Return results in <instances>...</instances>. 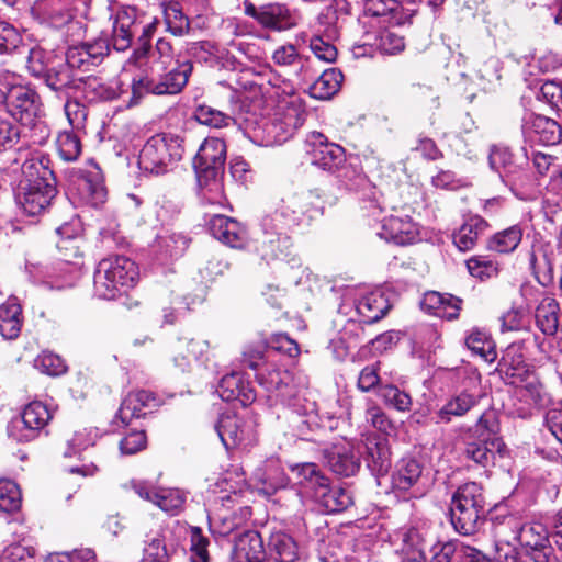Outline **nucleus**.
Instances as JSON below:
<instances>
[{"instance_id": "a211bd4d", "label": "nucleus", "mask_w": 562, "mask_h": 562, "mask_svg": "<svg viewBox=\"0 0 562 562\" xmlns=\"http://www.w3.org/2000/svg\"><path fill=\"white\" fill-rule=\"evenodd\" d=\"M215 430L226 449L245 443L249 439L251 426L235 414H222L215 424Z\"/></svg>"}, {"instance_id": "774afa93", "label": "nucleus", "mask_w": 562, "mask_h": 562, "mask_svg": "<svg viewBox=\"0 0 562 562\" xmlns=\"http://www.w3.org/2000/svg\"><path fill=\"white\" fill-rule=\"evenodd\" d=\"M35 368L48 375H59L66 371L64 360L54 353L43 352L35 359Z\"/></svg>"}, {"instance_id": "f8f14e48", "label": "nucleus", "mask_w": 562, "mask_h": 562, "mask_svg": "<svg viewBox=\"0 0 562 562\" xmlns=\"http://www.w3.org/2000/svg\"><path fill=\"white\" fill-rule=\"evenodd\" d=\"M505 449L506 446L501 438L482 431L477 440L465 443L463 456L479 468L488 470L495 465L497 457H504Z\"/></svg>"}, {"instance_id": "4be33fe9", "label": "nucleus", "mask_w": 562, "mask_h": 562, "mask_svg": "<svg viewBox=\"0 0 562 562\" xmlns=\"http://www.w3.org/2000/svg\"><path fill=\"white\" fill-rule=\"evenodd\" d=\"M533 370V366L526 362L525 340L508 345L499 360V372L508 381L521 378L525 373Z\"/></svg>"}, {"instance_id": "13d9d810", "label": "nucleus", "mask_w": 562, "mask_h": 562, "mask_svg": "<svg viewBox=\"0 0 562 562\" xmlns=\"http://www.w3.org/2000/svg\"><path fill=\"white\" fill-rule=\"evenodd\" d=\"M170 559L171 553L160 535L146 541L143 548V562H170Z\"/></svg>"}, {"instance_id": "473e14b6", "label": "nucleus", "mask_w": 562, "mask_h": 562, "mask_svg": "<svg viewBox=\"0 0 562 562\" xmlns=\"http://www.w3.org/2000/svg\"><path fill=\"white\" fill-rule=\"evenodd\" d=\"M449 514L453 529L462 536H471L484 524L486 512L473 510L469 507H450Z\"/></svg>"}, {"instance_id": "b1692460", "label": "nucleus", "mask_w": 562, "mask_h": 562, "mask_svg": "<svg viewBox=\"0 0 562 562\" xmlns=\"http://www.w3.org/2000/svg\"><path fill=\"white\" fill-rule=\"evenodd\" d=\"M362 456L367 467L374 475H384L391 468V451L385 438L368 437Z\"/></svg>"}, {"instance_id": "f03ea898", "label": "nucleus", "mask_w": 562, "mask_h": 562, "mask_svg": "<svg viewBox=\"0 0 562 562\" xmlns=\"http://www.w3.org/2000/svg\"><path fill=\"white\" fill-rule=\"evenodd\" d=\"M225 162V142L217 137L205 138L193 159L200 198L204 204L220 207L226 205L223 184Z\"/></svg>"}, {"instance_id": "de8ad7c7", "label": "nucleus", "mask_w": 562, "mask_h": 562, "mask_svg": "<svg viewBox=\"0 0 562 562\" xmlns=\"http://www.w3.org/2000/svg\"><path fill=\"white\" fill-rule=\"evenodd\" d=\"M529 266L536 280L543 286L553 281V265L551 259L541 248L532 250L529 254Z\"/></svg>"}, {"instance_id": "423d86ee", "label": "nucleus", "mask_w": 562, "mask_h": 562, "mask_svg": "<svg viewBox=\"0 0 562 562\" xmlns=\"http://www.w3.org/2000/svg\"><path fill=\"white\" fill-rule=\"evenodd\" d=\"M306 120V112L300 104H289L280 116L267 121L260 126L255 137L259 145L271 147L281 145L303 126Z\"/></svg>"}, {"instance_id": "680f3d73", "label": "nucleus", "mask_w": 562, "mask_h": 562, "mask_svg": "<svg viewBox=\"0 0 562 562\" xmlns=\"http://www.w3.org/2000/svg\"><path fill=\"white\" fill-rule=\"evenodd\" d=\"M190 551H191V561L192 562H209L210 555L207 551V547L210 544V540L202 532L200 527H191L190 528Z\"/></svg>"}, {"instance_id": "393cba45", "label": "nucleus", "mask_w": 562, "mask_h": 562, "mask_svg": "<svg viewBox=\"0 0 562 562\" xmlns=\"http://www.w3.org/2000/svg\"><path fill=\"white\" fill-rule=\"evenodd\" d=\"M234 554L238 562H265L267 551L261 535L256 530L243 532L235 540Z\"/></svg>"}, {"instance_id": "39448f33", "label": "nucleus", "mask_w": 562, "mask_h": 562, "mask_svg": "<svg viewBox=\"0 0 562 562\" xmlns=\"http://www.w3.org/2000/svg\"><path fill=\"white\" fill-rule=\"evenodd\" d=\"M177 135L158 133L143 145V173L159 176L167 173L170 167L181 160L184 148Z\"/></svg>"}, {"instance_id": "e433bc0d", "label": "nucleus", "mask_w": 562, "mask_h": 562, "mask_svg": "<svg viewBox=\"0 0 562 562\" xmlns=\"http://www.w3.org/2000/svg\"><path fill=\"white\" fill-rule=\"evenodd\" d=\"M522 227L519 224H515L491 236L486 247L498 254H510L517 249L522 240Z\"/></svg>"}, {"instance_id": "412c9836", "label": "nucleus", "mask_w": 562, "mask_h": 562, "mask_svg": "<svg viewBox=\"0 0 562 562\" xmlns=\"http://www.w3.org/2000/svg\"><path fill=\"white\" fill-rule=\"evenodd\" d=\"M217 392L223 401H238L243 406L250 405L256 400V393L250 382L237 372L223 376Z\"/></svg>"}, {"instance_id": "6e6552de", "label": "nucleus", "mask_w": 562, "mask_h": 562, "mask_svg": "<svg viewBox=\"0 0 562 562\" xmlns=\"http://www.w3.org/2000/svg\"><path fill=\"white\" fill-rule=\"evenodd\" d=\"M41 106L40 97L33 89L15 86L8 90L5 104L8 113L24 125L40 127L42 132H45V135L42 136L44 139L48 136V131L42 122H35L41 113Z\"/></svg>"}, {"instance_id": "a18cd8bd", "label": "nucleus", "mask_w": 562, "mask_h": 562, "mask_svg": "<svg viewBox=\"0 0 562 562\" xmlns=\"http://www.w3.org/2000/svg\"><path fill=\"white\" fill-rule=\"evenodd\" d=\"M507 383L520 386L525 392L524 396L530 403L539 406L544 404L547 393L535 369L525 373L521 378L510 380Z\"/></svg>"}, {"instance_id": "c85d7f7f", "label": "nucleus", "mask_w": 562, "mask_h": 562, "mask_svg": "<svg viewBox=\"0 0 562 562\" xmlns=\"http://www.w3.org/2000/svg\"><path fill=\"white\" fill-rule=\"evenodd\" d=\"M460 304V299L450 294H441L436 291L425 293L420 301V307L424 311L435 315L446 316L449 319L458 317Z\"/></svg>"}, {"instance_id": "c756f323", "label": "nucleus", "mask_w": 562, "mask_h": 562, "mask_svg": "<svg viewBox=\"0 0 562 562\" xmlns=\"http://www.w3.org/2000/svg\"><path fill=\"white\" fill-rule=\"evenodd\" d=\"M535 321L539 330L546 336H554L560 324V304L550 296H544L535 310Z\"/></svg>"}, {"instance_id": "58836bf2", "label": "nucleus", "mask_w": 562, "mask_h": 562, "mask_svg": "<svg viewBox=\"0 0 562 562\" xmlns=\"http://www.w3.org/2000/svg\"><path fill=\"white\" fill-rule=\"evenodd\" d=\"M342 79L344 75L340 70L336 68L326 69L310 87V93L318 100L329 99L338 92Z\"/></svg>"}, {"instance_id": "a878e982", "label": "nucleus", "mask_w": 562, "mask_h": 562, "mask_svg": "<svg viewBox=\"0 0 562 562\" xmlns=\"http://www.w3.org/2000/svg\"><path fill=\"white\" fill-rule=\"evenodd\" d=\"M328 468L337 475L349 477L360 469V459L349 447H333L325 454Z\"/></svg>"}, {"instance_id": "2f4dec72", "label": "nucleus", "mask_w": 562, "mask_h": 562, "mask_svg": "<svg viewBox=\"0 0 562 562\" xmlns=\"http://www.w3.org/2000/svg\"><path fill=\"white\" fill-rule=\"evenodd\" d=\"M74 68L65 59H54L44 75V81L54 91H63L76 87V75Z\"/></svg>"}, {"instance_id": "864d4df0", "label": "nucleus", "mask_w": 562, "mask_h": 562, "mask_svg": "<svg viewBox=\"0 0 562 562\" xmlns=\"http://www.w3.org/2000/svg\"><path fill=\"white\" fill-rule=\"evenodd\" d=\"M520 544L526 549H536L543 547L544 543H550L548 532L540 524L524 525L518 533Z\"/></svg>"}, {"instance_id": "6ab92c4d", "label": "nucleus", "mask_w": 562, "mask_h": 562, "mask_svg": "<svg viewBox=\"0 0 562 562\" xmlns=\"http://www.w3.org/2000/svg\"><path fill=\"white\" fill-rule=\"evenodd\" d=\"M257 379L267 392L274 394L286 405L299 397L292 375L286 370L272 369L267 373H259Z\"/></svg>"}, {"instance_id": "20e7f679", "label": "nucleus", "mask_w": 562, "mask_h": 562, "mask_svg": "<svg viewBox=\"0 0 562 562\" xmlns=\"http://www.w3.org/2000/svg\"><path fill=\"white\" fill-rule=\"evenodd\" d=\"M312 200L311 193L292 194L282 199L265 217L263 225L277 234L308 226L319 213V209L313 206Z\"/></svg>"}, {"instance_id": "69168bd1", "label": "nucleus", "mask_w": 562, "mask_h": 562, "mask_svg": "<svg viewBox=\"0 0 562 562\" xmlns=\"http://www.w3.org/2000/svg\"><path fill=\"white\" fill-rule=\"evenodd\" d=\"M52 61L50 53L43 48L34 46L29 49L26 66L33 76L42 77Z\"/></svg>"}, {"instance_id": "4c0bfd02", "label": "nucleus", "mask_w": 562, "mask_h": 562, "mask_svg": "<svg viewBox=\"0 0 562 562\" xmlns=\"http://www.w3.org/2000/svg\"><path fill=\"white\" fill-rule=\"evenodd\" d=\"M403 8L397 0H366L364 13L373 18H383L389 24H401L404 20Z\"/></svg>"}, {"instance_id": "1a4fd4ad", "label": "nucleus", "mask_w": 562, "mask_h": 562, "mask_svg": "<svg viewBox=\"0 0 562 562\" xmlns=\"http://www.w3.org/2000/svg\"><path fill=\"white\" fill-rule=\"evenodd\" d=\"M52 416L46 404L40 401L31 402L24 407L21 416L9 423L8 435L19 442L31 441L44 429Z\"/></svg>"}, {"instance_id": "37998d69", "label": "nucleus", "mask_w": 562, "mask_h": 562, "mask_svg": "<svg viewBox=\"0 0 562 562\" xmlns=\"http://www.w3.org/2000/svg\"><path fill=\"white\" fill-rule=\"evenodd\" d=\"M529 128L537 136V140L544 145H555L562 138V128L559 123L547 116L536 115Z\"/></svg>"}, {"instance_id": "4468645a", "label": "nucleus", "mask_w": 562, "mask_h": 562, "mask_svg": "<svg viewBox=\"0 0 562 562\" xmlns=\"http://www.w3.org/2000/svg\"><path fill=\"white\" fill-rule=\"evenodd\" d=\"M288 406L292 408L293 413V417L291 419L292 427L296 431L297 436L302 438H306L310 434L323 427H328L329 429H334L336 427L337 422L331 417L327 418L328 425L325 424L324 419L319 417L315 411L314 402H310L299 396Z\"/></svg>"}, {"instance_id": "2eb2a0df", "label": "nucleus", "mask_w": 562, "mask_h": 562, "mask_svg": "<svg viewBox=\"0 0 562 562\" xmlns=\"http://www.w3.org/2000/svg\"><path fill=\"white\" fill-rule=\"evenodd\" d=\"M110 52L106 38L99 37L92 42H83L70 46L66 53V60L74 69L87 71L100 65Z\"/></svg>"}, {"instance_id": "bb28decb", "label": "nucleus", "mask_w": 562, "mask_h": 562, "mask_svg": "<svg viewBox=\"0 0 562 562\" xmlns=\"http://www.w3.org/2000/svg\"><path fill=\"white\" fill-rule=\"evenodd\" d=\"M390 310L391 303L381 290H375L366 294L357 304V311L367 324L379 322Z\"/></svg>"}, {"instance_id": "7ed1b4c3", "label": "nucleus", "mask_w": 562, "mask_h": 562, "mask_svg": "<svg viewBox=\"0 0 562 562\" xmlns=\"http://www.w3.org/2000/svg\"><path fill=\"white\" fill-rule=\"evenodd\" d=\"M24 181L18 202L30 216L40 215L56 196V179L49 168V159L43 155H33L21 167Z\"/></svg>"}, {"instance_id": "7c9ffc66", "label": "nucleus", "mask_w": 562, "mask_h": 562, "mask_svg": "<svg viewBox=\"0 0 562 562\" xmlns=\"http://www.w3.org/2000/svg\"><path fill=\"white\" fill-rule=\"evenodd\" d=\"M488 223L479 215L469 216L465 218L460 228L453 233V243L461 251L473 249L476 241L486 228Z\"/></svg>"}, {"instance_id": "ea45409f", "label": "nucleus", "mask_w": 562, "mask_h": 562, "mask_svg": "<svg viewBox=\"0 0 562 562\" xmlns=\"http://www.w3.org/2000/svg\"><path fill=\"white\" fill-rule=\"evenodd\" d=\"M268 549L277 562H295L297 559V546L294 539L282 531L271 533Z\"/></svg>"}, {"instance_id": "3c124183", "label": "nucleus", "mask_w": 562, "mask_h": 562, "mask_svg": "<svg viewBox=\"0 0 562 562\" xmlns=\"http://www.w3.org/2000/svg\"><path fill=\"white\" fill-rule=\"evenodd\" d=\"M378 395L385 405L398 412H408L413 404L411 395L393 384L381 385L378 389Z\"/></svg>"}, {"instance_id": "dca6fc26", "label": "nucleus", "mask_w": 562, "mask_h": 562, "mask_svg": "<svg viewBox=\"0 0 562 562\" xmlns=\"http://www.w3.org/2000/svg\"><path fill=\"white\" fill-rule=\"evenodd\" d=\"M207 226L212 236L227 246L239 248L246 241L247 232L235 218L222 214H212Z\"/></svg>"}, {"instance_id": "8fccbe9b", "label": "nucleus", "mask_w": 562, "mask_h": 562, "mask_svg": "<svg viewBox=\"0 0 562 562\" xmlns=\"http://www.w3.org/2000/svg\"><path fill=\"white\" fill-rule=\"evenodd\" d=\"M207 346L206 341L191 339L178 345L177 355L173 357V362L181 371H187L190 368L192 360H196L202 355Z\"/></svg>"}, {"instance_id": "cd10ccee", "label": "nucleus", "mask_w": 562, "mask_h": 562, "mask_svg": "<svg viewBox=\"0 0 562 562\" xmlns=\"http://www.w3.org/2000/svg\"><path fill=\"white\" fill-rule=\"evenodd\" d=\"M33 12L42 23L56 29L64 26L72 19L71 11L63 0H38Z\"/></svg>"}, {"instance_id": "5fc2aeb1", "label": "nucleus", "mask_w": 562, "mask_h": 562, "mask_svg": "<svg viewBox=\"0 0 562 562\" xmlns=\"http://www.w3.org/2000/svg\"><path fill=\"white\" fill-rule=\"evenodd\" d=\"M194 117L199 123L213 128L228 126L232 121V117L226 113L206 104H200L195 108Z\"/></svg>"}, {"instance_id": "bf43d9fd", "label": "nucleus", "mask_w": 562, "mask_h": 562, "mask_svg": "<svg viewBox=\"0 0 562 562\" xmlns=\"http://www.w3.org/2000/svg\"><path fill=\"white\" fill-rule=\"evenodd\" d=\"M364 420L367 424L384 434H389L393 429L392 420L373 401L366 403Z\"/></svg>"}, {"instance_id": "6e6d98bb", "label": "nucleus", "mask_w": 562, "mask_h": 562, "mask_svg": "<svg viewBox=\"0 0 562 562\" xmlns=\"http://www.w3.org/2000/svg\"><path fill=\"white\" fill-rule=\"evenodd\" d=\"M60 157L65 161L76 160L81 153V143L77 134L72 131L60 132L56 139Z\"/></svg>"}, {"instance_id": "49530a36", "label": "nucleus", "mask_w": 562, "mask_h": 562, "mask_svg": "<svg viewBox=\"0 0 562 562\" xmlns=\"http://www.w3.org/2000/svg\"><path fill=\"white\" fill-rule=\"evenodd\" d=\"M467 347L485 361L492 362L496 359L495 344L491 336L477 328H473L465 338Z\"/></svg>"}, {"instance_id": "9b49d317", "label": "nucleus", "mask_w": 562, "mask_h": 562, "mask_svg": "<svg viewBox=\"0 0 562 562\" xmlns=\"http://www.w3.org/2000/svg\"><path fill=\"white\" fill-rule=\"evenodd\" d=\"M306 145L311 162L324 170L334 171L345 161V149L319 132L311 133Z\"/></svg>"}, {"instance_id": "c9c22d12", "label": "nucleus", "mask_w": 562, "mask_h": 562, "mask_svg": "<svg viewBox=\"0 0 562 562\" xmlns=\"http://www.w3.org/2000/svg\"><path fill=\"white\" fill-rule=\"evenodd\" d=\"M422 477L423 464L413 458L401 459L392 476L394 486L401 491L417 486Z\"/></svg>"}, {"instance_id": "79ce46f5", "label": "nucleus", "mask_w": 562, "mask_h": 562, "mask_svg": "<svg viewBox=\"0 0 562 562\" xmlns=\"http://www.w3.org/2000/svg\"><path fill=\"white\" fill-rule=\"evenodd\" d=\"M292 471L296 473L299 485L310 497L329 479L315 463L296 464Z\"/></svg>"}, {"instance_id": "9d476101", "label": "nucleus", "mask_w": 562, "mask_h": 562, "mask_svg": "<svg viewBox=\"0 0 562 562\" xmlns=\"http://www.w3.org/2000/svg\"><path fill=\"white\" fill-rule=\"evenodd\" d=\"M191 72L190 61L177 64L176 67L168 68L159 75L143 76V89L156 95L177 94L187 85Z\"/></svg>"}, {"instance_id": "a19ab883", "label": "nucleus", "mask_w": 562, "mask_h": 562, "mask_svg": "<svg viewBox=\"0 0 562 562\" xmlns=\"http://www.w3.org/2000/svg\"><path fill=\"white\" fill-rule=\"evenodd\" d=\"M21 306L9 301L0 305V334L4 339H15L22 326Z\"/></svg>"}, {"instance_id": "09e8293b", "label": "nucleus", "mask_w": 562, "mask_h": 562, "mask_svg": "<svg viewBox=\"0 0 562 562\" xmlns=\"http://www.w3.org/2000/svg\"><path fill=\"white\" fill-rule=\"evenodd\" d=\"M82 187L87 191L91 204L98 206L106 200V189L100 169L94 166L92 170L82 176Z\"/></svg>"}, {"instance_id": "72a5a7b5", "label": "nucleus", "mask_w": 562, "mask_h": 562, "mask_svg": "<svg viewBox=\"0 0 562 562\" xmlns=\"http://www.w3.org/2000/svg\"><path fill=\"white\" fill-rule=\"evenodd\" d=\"M485 506L483 487L476 482H467L460 485L452 494L450 503V507H469L481 512H486Z\"/></svg>"}, {"instance_id": "4d7b16f0", "label": "nucleus", "mask_w": 562, "mask_h": 562, "mask_svg": "<svg viewBox=\"0 0 562 562\" xmlns=\"http://www.w3.org/2000/svg\"><path fill=\"white\" fill-rule=\"evenodd\" d=\"M21 506L19 486L11 480H0V510L12 513Z\"/></svg>"}, {"instance_id": "5701e85b", "label": "nucleus", "mask_w": 562, "mask_h": 562, "mask_svg": "<svg viewBox=\"0 0 562 562\" xmlns=\"http://www.w3.org/2000/svg\"><path fill=\"white\" fill-rule=\"evenodd\" d=\"M311 498L327 513H340L353 504L351 494L336 485L328 479Z\"/></svg>"}, {"instance_id": "0e129e2a", "label": "nucleus", "mask_w": 562, "mask_h": 562, "mask_svg": "<svg viewBox=\"0 0 562 562\" xmlns=\"http://www.w3.org/2000/svg\"><path fill=\"white\" fill-rule=\"evenodd\" d=\"M22 44L21 32L8 22H0V53H12Z\"/></svg>"}, {"instance_id": "338daca9", "label": "nucleus", "mask_w": 562, "mask_h": 562, "mask_svg": "<svg viewBox=\"0 0 562 562\" xmlns=\"http://www.w3.org/2000/svg\"><path fill=\"white\" fill-rule=\"evenodd\" d=\"M119 416L122 423L132 425L140 417V392L130 393L121 404Z\"/></svg>"}, {"instance_id": "ddd939ff", "label": "nucleus", "mask_w": 562, "mask_h": 562, "mask_svg": "<svg viewBox=\"0 0 562 562\" xmlns=\"http://www.w3.org/2000/svg\"><path fill=\"white\" fill-rule=\"evenodd\" d=\"M245 14L255 19L262 27L272 31H285L295 25L289 9L280 3L256 7L251 1H244Z\"/></svg>"}, {"instance_id": "f257e3e1", "label": "nucleus", "mask_w": 562, "mask_h": 562, "mask_svg": "<svg viewBox=\"0 0 562 562\" xmlns=\"http://www.w3.org/2000/svg\"><path fill=\"white\" fill-rule=\"evenodd\" d=\"M138 266L124 256L102 259L94 271V294L102 300H113L117 295L127 310L139 305Z\"/></svg>"}, {"instance_id": "f704fd0d", "label": "nucleus", "mask_w": 562, "mask_h": 562, "mask_svg": "<svg viewBox=\"0 0 562 562\" xmlns=\"http://www.w3.org/2000/svg\"><path fill=\"white\" fill-rule=\"evenodd\" d=\"M480 395L463 390L452 396L438 412L443 423H450L452 417H462L479 404Z\"/></svg>"}, {"instance_id": "c03bdc74", "label": "nucleus", "mask_w": 562, "mask_h": 562, "mask_svg": "<svg viewBox=\"0 0 562 562\" xmlns=\"http://www.w3.org/2000/svg\"><path fill=\"white\" fill-rule=\"evenodd\" d=\"M147 501L171 515L177 514L186 502V496L179 490H159L143 494Z\"/></svg>"}, {"instance_id": "603ef678", "label": "nucleus", "mask_w": 562, "mask_h": 562, "mask_svg": "<svg viewBox=\"0 0 562 562\" xmlns=\"http://www.w3.org/2000/svg\"><path fill=\"white\" fill-rule=\"evenodd\" d=\"M164 18L168 30L177 36L187 34L190 29L189 20L183 14L178 2H170L164 5Z\"/></svg>"}, {"instance_id": "f3484780", "label": "nucleus", "mask_w": 562, "mask_h": 562, "mask_svg": "<svg viewBox=\"0 0 562 562\" xmlns=\"http://www.w3.org/2000/svg\"><path fill=\"white\" fill-rule=\"evenodd\" d=\"M143 33V38L145 37ZM173 63L172 47L169 42L159 38L155 46L143 40V76L159 75Z\"/></svg>"}, {"instance_id": "aec40b11", "label": "nucleus", "mask_w": 562, "mask_h": 562, "mask_svg": "<svg viewBox=\"0 0 562 562\" xmlns=\"http://www.w3.org/2000/svg\"><path fill=\"white\" fill-rule=\"evenodd\" d=\"M380 237L396 245H408L417 238V227L407 215H390L383 220Z\"/></svg>"}, {"instance_id": "052dcab7", "label": "nucleus", "mask_w": 562, "mask_h": 562, "mask_svg": "<svg viewBox=\"0 0 562 562\" xmlns=\"http://www.w3.org/2000/svg\"><path fill=\"white\" fill-rule=\"evenodd\" d=\"M132 21L127 15H119L113 25V48L124 52L131 46L132 32L130 30Z\"/></svg>"}, {"instance_id": "0eeeda50", "label": "nucleus", "mask_w": 562, "mask_h": 562, "mask_svg": "<svg viewBox=\"0 0 562 562\" xmlns=\"http://www.w3.org/2000/svg\"><path fill=\"white\" fill-rule=\"evenodd\" d=\"M490 167L512 190L520 189L529 183L526 157H516L507 147L493 146L488 155Z\"/></svg>"}, {"instance_id": "e2e57ef3", "label": "nucleus", "mask_w": 562, "mask_h": 562, "mask_svg": "<svg viewBox=\"0 0 562 562\" xmlns=\"http://www.w3.org/2000/svg\"><path fill=\"white\" fill-rule=\"evenodd\" d=\"M529 326V317L520 308L513 307L501 316L502 331L527 330Z\"/></svg>"}]
</instances>
